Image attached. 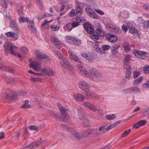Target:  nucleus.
Here are the masks:
<instances>
[{
  "label": "nucleus",
  "mask_w": 149,
  "mask_h": 149,
  "mask_svg": "<svg viewBox=\"0 0 149 149\" xmlns=\"http://www.w3.org/2000/svg\"><path fill=\"white\" fill-rule=\"evenodd\" d=\"M76 4V10L77 12L75 13V27L80 25V23L84 22L86 19L83 17H80L82 14V9L83 4L81 2L77 0L75 1V5Z\"/></svg>",
  "instance_id": "nucleus-1"
},
{
  "label": "nucleus",
  "mask_w": 149,
  "mask_h": 149,
  "mask_svg": "<svg viewBox=\"0 0 149 149\" xmlns=\"http://www.w3.org/2000/svg\"><path fill=\"white\" fill-rule=\"evenodd\" d=\"M92 134L93 137H98L100 134V132L97 131V129H95L94 130L92 129H89L84 131L81 135L79 133L75 132V137L78 139H81V137H86L88 135Z\"/></svg>",
  "instance_id": "nucleus-2"
},
{
  "label": "nucleus",
  "mask_w": 149,
  "mask_h": 149,
  "mask_svg": "<svg viewBox=\"0 0 149 149\" xmlns=\"http://www.w3.org/2000/svg\"><path fill=\"white\" fill-rule=\"evenodd\" d=\"M75 62L80 63L77 65V67L79 70L81 72V73L83 74L84 75L90 79L92 78V77L90 75V74L86 70V69L83 67L81 64L82 62L77 57L75 56Z\"/></svg>",
  "instance_id": "nucleus-3"
},
{
  "label": "nucleus",
  "mask_w": 149,
  "mask_h": 149,
  "mask_svg": "<svg viewBox=\"0 0 149 149\" xmlns=\"http://www.w3.org/2000/svg\"><path fill=\"white\" fill-rule=\"evenodd\" d=\"M57 105L58 106L59 109L60 111L63 114V121L65 123H67L69 121V116L67 114V112L68 111V109H65L63 107L60 103H58Z\"/></svg>",
  "instance_id": "nucleus-4"
},
{
  "label": "nucleus",
  "mask_w": 149,
  "mask_h": 149,
  "mask_svg": "<svg viewBox=\"0 0 149 149\" xmlns=\"http://www.w3.org/2000/svg\"><path fill=\"white\" fill-rule=\"evenodd\" d=\"M35 56L36 58L40 60L46 62L50 60L49 56L41 52L38 50L36 49L35 51Z\"/></svg>",
  "instance_id": "nucleus-5"
},
{
  "label": "nucleus",
  "mask_w": 149,
  "mask_h": 149,
  "mask_svg": "<svg viewBox=\"0 0 149 149\" xmlns=\"http://www.w3.org/2000/svg\"><path fill=\"white\" fill-rule=\"evenodd\" d=\"M4 47L5 48V50L6 52H8L10 50L11 52L15 55H16L17 54V51L15 49H17L18 47L16 46L11 45L7 42L5 43Z\"/></svg>",
  "instance_id": "nucleus-6"
},
{
  "label": "nucleus",
  "mask_w": 149,
  "mask_h": 149,
  "mask_svg": "<svg viewBox=\"0 0 149 149\" xmlns=\"http://www.w3.org/2000/svg\"><path fill=\"white\" fill-rule=\"evenodd\" d=\"M79 88L82 91L86 93H88L90 91L89 84L86 81H82L78 83Z\"/></svg>",
  "instance_id": "nucleus-7"
},
{
  "label": "nucleus",
  "mask_w": 149,
  "mask_h": 149,
  "mask_svg": "<svg viewBox=\"0 0 149 149\" xmlns=\"http://www.w3.org/2000/svg\"><path fill=\"white\" fill-rule=\"evenodd\" d=\"M83 109L81 108H80L78 110V115L79 116L80 120L82 121L84 124V125L86 127H88L90 125V123L89 121L86 118H84V117H82L81 116L82 115V112Z\"/></svg>",
  "instance_id": "nucleus-8"
},
{
  "label": "nucleus",
  "mask_w": 149,
  "mask_h": 149,
  "mask_svg": "<svg viewBox=\"0 0 149 149\" xmlns=\"http://www.w3.org/2000/svg\"><path fill=\"white\" fill-rule=\"evenodd\" d=\"M84 105L92 111L95 112L97 110V107L92 103L89 101H86L83 103Z\"/></svg>",
  "instance_id": "nucleus-9"
},
{
  "label": "nucleus",
  "mask_w": 149,
  "mask_h": 149,
  "mask_svg": "<svg viewBox=\"0 0 149 149\" xmlns=\"http://www.w3.org/2000/svg\"><path fill=\"white\" fill-rule=\"evenodd\" d=\"M51 41L53 44L58 49H60L62 47L61 42L56 37L54 36H52L51 37Z\"/></svg>",
  "instance_id": "nucleus-10"
},
{
  "label": "nucleus",
  "mask_w": 149,
  "mask_h": 149,
  "mask_svg": "<svg viewBox=\"0 0 149 149\" xmlns=\"http://www.w3.org/2000/svg\"><path fill=\"white\" fill-rule=\"evenodd\" d=\"M61 59L62 60V64L64 68L67 69L68 70L71 71L72 67L70 65L69 63L68 62V60L65 58V57L62 58Z\"/></svg>",
  "instance_id": "nucleus-11"
},
{
  "label": "nucleus",
  "mask_w": 149,
  "mask_h": 149,
  "mask_svg": "<svg viewBox=\"0 0 149 149\" xmlns=\"http://www.w3.org/2000/svg\"><path fill=\"white\" fill-rule=\"evenodd\" d=\"M132 52L135 56L141 59L143 58L147 54L146 52L142 51L134 50Z\"/></svg>",
  "instance_id": "nucleus-12"
},
{
  "label": "nucleus",
  "mask_w": 149,
  "mask_h": 149,
  "mask_svg": "<svg viewBox=\"0 0 149 149\" xmlns=\"http://www.w3.org/2000/svg\"><path fill=\"white\" fill-rule=\"evenodd\" d=\"M31 67L34 68L35 70L37 72L41 71V65L40 63L37 62H33L30 65Z\"/></svg>",
  "instance_id": "nucleus-13"
},
{
  "label": "nucleus",
  "mask_w": 149,
  "mask_h": 149,
  "mask_svg": "<svg viewBox=\"0 0 149 149\" xmlns=\"http://www.w3.org/2000/svg\"><path fill=\"white\" fill-rule=\"evenodd\" d=\"M84 27L86 31L90 34H93L94 32V29L91 26V24L86 22L84 24Z\"/></svg>",
  "instance_id": "nucleus-14"
},
{
  "label": "nucleus",
  "mask_w": 149,
  "mask_h": 149,
  "mask_svg": "<svg viewBox=\"0 0 149 149\" xmlns=\"http://www.w3.org/2000/svg\"><path fill=\"white\" fill-rule=\"evenodd\" d=\"M86 12L92 18L95 19H98V15L93 11V10L89 8L86 9Z\"/></svg>",
  "instance_id": "nucleus-15"
},
{
  "label": "nucleus",
  "mask_w": 149,
  "mask_h": 149,
  "mask_svg": "<svg viewBox=\"0 0 149 149\" xmlns=\"http://www.w3.org/2000/svg\"><path fill=\"white\" fill-rule=\"evenodd\" d=\"M106 38L111 42H115L117 40V37L115 35L108 33L106 35Z\"/></svg>",
  "instance_id": "nucleus-16"
},
{
  "label": "nucleus",
  "mask_w": 149,
  "mask_h": 149,
  "mask_svg": "<svg viewBox=\"0 0 149 149\" xmlns=\"http://www.w3.org/2000/svg\"><path fill=\"white\" fill-rule=\"evenodd\" d=\"M41 72L49 76H52L54 75V72L51 69L46 68H44L41 70Z\"/></svg>",
  "instance_id": "nucleus-17"
},
{
  "label": "nucleus",
  "mask_w": 149,
  "mask_h": 149,
  "mask_svg": "<svg viewBox=\"0 0 149 149\" xmlns=\"http://www.w3.org/2000/svg\"><path fill=\"white\" fill-rule=\"evenodd\" d=\"M74 27V22L66 24L63 27L65 31L69 32Z\"/></svg>",
  "instance_id": "nucleus-18"
},
{
  "label": "nucleus",
  "mask_w": 149,
  "mask_h": 149,
  "mask_svg": "<svg viewBox=\"0 0 149 149\" xmlns=\"http://www.w3.org/2000/svg\"><path fill=\"white\" fill-rule=\"evenodd\" d=\"M90 73L95 77L99 78L101 77V75L99 71L96 69H91Z\"/></svg>",
  "instance_id": "nucleus-19"
},
{
  "label": "nucleus",
  "mask_w": 149,
  "mask_h": 149,
  "mask_svg": "<svg viewBox=\"0 0 149 149\" xmlns=\"http://www.w3.org/2000/svg\"><path fill=\"white\" fill-rule=\"evenodd\" d=\"M90 73L95 77L99 78L101 77V75L99 71L96 69H91Z\"/></svg>",
  "instance_id": "nucleus-20"
},
{
  "label": "nucleus",
  "mask_w": 149,
  "mask_h": 149,
  "mask_svg": "<svg viewBox=\"0 0 149 149\" xmlns=\"http://www.w3.org/2000/svg\"><path fill=\"white\" fill-rule=\"evenodd\" d=\"M18 96L15 94L12 95L8 93H6L4 94L3 96L5 98L10 100H14L16 99V97Z\"/></svg>",
  "instance_id": "nucleus-21"
},
{
  "label": "nucleus",
  "mask_w": 149,
  "mask_h": 149,
  "mask_svg": "<svg viewBox=\"0 0 149 149\" xmlns=\"http://www.w3.org/2000/svg\"><path fill=\"white\" fill-rule=\"evenodd\" d=\"M131 56L129 54H127L124 59L123 67L125 68H127V66L130 61Z\"/></svg>",
  "instance_id": "nucleus-22"
},
{
  "label": "nucleus",
  "mask_w": 149,
  "mask_h": 149,
  "mask_svg": "<svg viewBox=\"0 0 149 149\" xmlns=\"http://www.w3.org/2000/svg\"><path fill=\"white\" fill-rule=\"evenodd\" d=\"M28 28L32 32H35L36 31V27L35 26L34 22L33 20H30L28 22Z\"/></svg>",
  "instance_id": "nucleus-23"
},
{
  "label": "nucleus",
  "mask_w": 149,
  "mask_h": 149,
  "mask_svg": "<svg viewBox=\"0 0 149 149\" xmlns=\"http://www.w3.org/2000/svg\"><path fill=\"white\" fill-rule=\"evenodd\" d=\"M0 69L5 70L11 73H13L14 71V70L12 68L1 64H0Z\"/></svg>",
  "instance_id": "nucleus-24"
},
{
  "label": "nucleus",
  "mask_w": 149,
  "mask_h": 149,
  "mask_svg": "<svg viewBox=\"0 0 149 149\" xmlns=\"http://www.w3.org/2000/svg\"><path fill=\"white\" fill-rule=\"evenodd\" d=\"M10 26L15 31L19 32L18 26H17L16 22L14 20H12L10 21Z\"/></svg>",
  "instance_id": "nucleus-25"
},
{
  "label": "nucleus",
  "mask_w": 149,
  "mask_h": 149,
  "mask_svg": "<svg viewBox=\"0 0 149 149\" xmlns=\"http://www.w3.org/2000/svg\"><path fill=\"white\" fill-rule=\"evenodd\" d=\"M120 46L119 44L115 45L111 47V52L112 54H115L118 53V49Z\"/></svg>",
  "instance_id": "nucleus-26"
},
{
  "label": "nucleus",
  "mask_w": 149,
  "mask_h": 149,
  "mask_svg": "<svg viewBox=\"0 0 149 149\" xmlns=\"http://www.w3.org/2000/svg\"><path fill=\"white\" fill-rule=\"evenodd\" d=\"M81 55L86 60H90L93 58V54L90 53H86L83 52L81 54Z\"/></svg>",
  "instance_id": "nucleus-27"
},
{
  "label": "nucleus",
  "mask_w": 149,
  "mask_h": 149,
  "mask_svg": "<svg viewBox=\"0 0 149 149\" xmlns=\"http://www.w3.org/2000/svg\"><path fill=\"white\" fill-rule=\"evenodd\" d=\"M85 98L84 96L81 94H77L75 96V99L81 102H83Z\"/></svg>",
  "instance_id": "nucleus-28"
},
{
  "label": "nucleus",
  "mask_w": 149,
  "mask_h": 149,
  "mask_svg": "<svg viewBox=\"0 0 149 149\" xmlns=\"http://www.w3.org/2000/svg\"><path fill=\"white\" fill-rule=\"evenodd\" d=\"M17 11L19 15H22L23 13L22 6L21 4L19 3L17 6Z\"/></svg>",
  "instance_id": "nucleus-29"
},
{
  "label": "nucleus",
  "mask_w": 149,
  "mask_h": 149,
  "mask_svg": "<svg viewBox=\"0 0 149 149\" xmlns=\"http://www.w3.org/2000/svg\"><path fill=\"white\" fill-rule=\"evenodd\" d=\"M96 33L99 36L104 37L105 35V32L102 28H99L96 29Z\"/></svg>",
  "instance_id": "nucleus-30"
},
{
  "label": "nucleus",
  "mask_w": 149,
  "mask_h": 149,
  "mask_svg": "<svg viewBox=\"0 0 149 149\" xmlns=\"http://www.w3.org/2000/svg\"><path fill=\"white\" fill-rule=\"evenodd\" d=\"M66 41L71 44H73L74 43V38L70 36H67L65 37Z\"/></svg>",
  "instance_id": "nucleus-31"
},
{
  "label": "nucleus",
  "mask_w": 149,
  "mask_h": 149,
  "mask_svg": "<svg viewBox=\"0 0 149 149\" xmlns=\"http://www.w3.org/2000/svg\"><path fill=\"white\" fill-rule=\"evenodd\" d=\"M143 79V77H140L139 78L134 80L133 82L134 85H136L141 83Z\"/></svg>",
  "instance_id": "nucleus-32"
},
{
  "label": "nucleus",
  "mask_w": 149,
  "mask_h": 149,
  "mask_svg": "<svg viewBox=\"0 0 149 149\" xmlns=\"http://www.w3.org/2000/svg\"><path fill=\"white\" fill-rule=\"evenodd\" d=\"M131 89L132 93H141V91L140 89L137 86H134L131 87Z\"/></svg>",
  "instance_id": "nucleus-33"
},
{
  "label": "nucleus",
  "mask_w": 149,
  "mask_h": 149,
  "mask_svg": "<svg viewBox=\"0 0 149 149\" xmlns=\"http://www.w3.org/2000/svg\"><path fill=\"white\" fill-rule=\"evenodd\" d=\"M52 20V19L50 21H48L47 19H45L42 24V26L45 29L49 28L48 27H49L50 26L48 25V23L51 22Z\"/></svg>",
  "instance_id": "nucleus-34"
},
{
  "label": "nucleus",
  "mask_w": 149,
  "mask_h": 149,
  "mask_svg": "<svg viewBox=\"0 0 149 149\" xmlns=\"http://www.w3.org/2000/svg\"><path fill=\"white\" fill-rule=\"evenodd\" d=\"M29 20V19L28 17L22 16L19 17V21L20 23H21L26 22H28Z\"/></svg>",
  "instance_id": "nucleus-35"
},
{
  "label": "nucleus",
  "mask_w": 149,
  "mask_h": 149,
  "mask_svg": "<svg viewBox=\"0 0 149 149\" xmlns=\"http://www.w3.org/2000/svg\"><path fill=\"white\" fill-rule=\"evenodd\" d=\"M1 5L4 8H7L8 5V0H1Z\"/></svg>",
  "instance_id": "nucleus-36"
},
{
  "label": "nucleus",
  "mask_w": 149,
  "mask_h": 149,
  "mask_svg": "<svg viewBox=\"0 0 149 149\" xmlns=\"http://www.w3.org/2000/svg\"><path fill=\"white\" fill-rule=\"evenodd\" d=\"M94 49L98 53L103 54H104L105 52L103 50H102L98 46H95L94 47Z\"/></svg>",
  "instance_id": "nucleus-37"
},
{
  "label": "nucleus",
  "mask_w": 149,
  "mask_h": 149,
  "mask_svg": "<svg viewBox=\"0 0 149 149\" xmlns=\"http://www.w3.org/2000/svg\"><path fill=\"white\" fill-rule=\"evenodd\" d=\"M19 32H17H17L15 33L10 31L6 33H5V35H6L8 37H13L15 36V35L16 34H18Z\"/></svg>",
  "instance_id": "nucleus-38"
},
{
  "label": "nucleus",
  "mask_w": 149,
  "mask_h": 149,
  "mask_svg": "<svg viewBox=\"0 0 149 149\" xmlns=\"http://www.w3.org/2000/svg\"><path fill=\"white\" fill-rule=\"evenodd\" d=\"M105 118L107 120H112L115 118L116 116L114 114H108L105 116Z\"/></svg>",
  "instance_id": "nucleus-39"
},
{
  "label": "nucleus",
  "mask_w": 149,
  "mask_h": 149,
  "mask_svg": "<svg viewBox=\"0 0 149 149\" xmlns=\"http://www.w3.org/2000/svg\"><path fill=\"white\" fill-rule=\"evenodd\" d=\"M124 46L125 51L128 52L130 50V45L128 42H125L124 44Z\"/></svg>",
  "instance_id": "nucleus-40"
},
{
  "label": "nucleus",
  "mask_w": 149,
  "mask_h": 149,
  "mask_svg": "<svg viewBox=\"0 0 149 149\" xmlns=\"http://www.w3.org/2000/svg\"><path fill=\"white\" fill-rule=\"evenodd\" d=\"M31 105L29 104V101L27 100L25 101V103L22 106V108H29L31 107Z\"/></svg>",
  "instance_id": "nucleus-41"
},
{
  "label": "nucleus",
  "mask_w": 149,
  "mask_h": 149,
  "mask_svg": "<svg viewBox=\"0 0 149 149\" xmlns=\"http://www.w3.org/2000/svg\"><path fill=\"white\" fill-rule=\"evenodd\" d=\"M131 129H130L129 130L125 131L122 134L121 137H124L127 136L131 132Z\"/></svg>",
  "instance_id": "nucleus-42"
},
{
  "label": "nucleus",
  "mask_w": 149,
  "mask_h": 149,
  "mask_svg": "<svg viewBox=\"0 0 149 149\" xmlns=\"http://www.w3.org/2000/svg\"><path fill=\"white\" fill-rule=\"evenodd\" d=\"M38 147V146L37 145L36 142H32L30 145H29L27 146V148L34 149Z\"/></svg>",
  "instance_id": "nucleus-43"
},
{
  "label": "nucleus",
  "mask_w": 149,
  "mask_h": 149,
  "mask_svg": "<svg viewBox=\"0 0 149 149\" xmlns=\"http://www.w3.org/2000/svg\"><path fill=\"white\" fill-rule=\"evenodd\" d=\"M68 53L69 58L72 60L74 61V54L73 52L70 50H68Z\"/></svg>",
  "instance_id": "nucleus-44"
},
{
  "label": "nucleus",
  "mask_w": 149,
  "mask_h": 149,
  "mask_svg": "<svg viewBox=\"0 0 149 149\" xmlns=\"http://www.w3.org/2000/svg\"><path fill=\"white\" fill-rule=\"evenodd\" d=\"M120 15L123 18H126L128 16L127 12L125 11L120 12Z\"/></svg>",
  "instance_id": "nucleus-45"
},
{
  "label": "nucleus",
  "mask_w": 149,
  "mask_h": 149,
  "mask_svg": "<svg viewBox=\"0 0 149 149\" xmlns=\"http://www.w3.org/2000/svg\"><path fill=\"white\" fill-rule=\"evenodd\" d=\"M140 74L139 71H134L133 72V77L134 79L137 78Z\"/></svg>",
  "instance_id": "nucleus-46"
},
{
  "label": "nucleus",
  "mask_w": 149,
  "mask_h": 149,
  "mask_svg": "<svg viewBox=\"0 0 149 149\" xmlns=\"http://www.w3.org/2000/svg\"><path fill=\"white\" fill-rule=\"evenodd\" d=\"M54 53L58 57L59 59H62V58L64 57L60 52L58 51H54Z\"/></svg>",
  "instance_id": "nucleus-47"
},
{
  "label": "nucleus",
  "mask_w": 149,
  "mask_h": 149,
  "mask_svg": "<svg viewBox=\"0 0 149 149\" xmlns=\"http://www.w3.org/2000/svg\"><path fill=\"white\" fill-rule=\"evenodd\" d=\"M122 92L125 94L131 93H132L131 88H129L124 89L123 90Z\"/></svg>",
  "instance_id": "nucleus-48"
},
{
  "label": "nucleus",
  "mask_w": 149,
  "mask_h": 149,
  "mask_svg": "<svg viewBox=\"0 0 149 149\" xmlns=\"http://www.w3.org/2000/svg\"><path fill=\"white\" fill-rule=\"evenodd\" d=\"M129 30L130 32L131 33H137V30L133 26L129 27Z\"/></svg>",
  "instance_id": "nucleus-49"
},
{
  "label": "nucleus",
  "mask_w": 149,
  "mask_h": 149,
  "mask_svg": "<svg viewBox=\"0 0 149 149\" xmlns=\"http://www.w3.org/2000/svg\"><path fill=\"white\" fill-rule=\"evenodd\" d=\"M120 31V30L119 27H118L116 26H115L114 27L113 30H111V31L113 32L118 33H119Z\"/></svg>",
  "instance_id": "nucleus-50"
},
{
  "label": "nucleus",
  "mask_w": 149,
  "mask_h": 149,
  "mask_svg": "<svg viewBox=\"0 0 149 149\" xmlns=\"http://www.w3.org/2000/svg\"><path fill=\"white\" fill-rule=\"evenodd\" d=\"M100 98V97L99 95L93 93V95L92 97V99L94 100H96L99 99Z\"/></svg>",
  "instance_id": "nucleus-51"
},
{
  "label": "nucleus",
  "mask_w": 149,
  "mask_h": 149,
  "mask_svg": "<svg viewBox=\"0 0 149 149\" xmlns=\"http://www.w3.org/2000/svg\"><path fill=\"white\" fill-rule=\"evenodd\" d=\"M21 50L23 54H26L28 52V49L26 47H22L21 48Z\"/></svg>",
  "instance_id": "nucleus-52"
},
{
  "label": "nucleus",
  "mask_w": 149,
  "mask_h": 149,
  "mask_svg": "<svg viewBox=\"0 0 149 149\" xmlns=\"http://www.w3.org/2000/svg\"><path fill=\"white\" fill-rule=\"evenodd\" d=\"M138 122L140 127L145 125L147 123V122L145 120H141L139 121Z\"/></svg>",
  "instance_id": "nucleus-53"
},
{
  "label": "nucleus",
  "mask_w": 149,
  "mask_h": 149,
  "mask_svg": "<svg viewBox=\"0 0 149 149\" xmlns=\"http://www.w3.org/2000/svg\"><path fill=\"white\" fill-rule=\"evenodd\" d=\"M110 46L107 45H103L102 46V49L103 50H107L109 49Z\"/></svg>",
  "instance_id": "nucleus-54"
},
{
  "label": "nucleus",
  "mask_w": 149,
  "mask_h": 149,
  "mask_svg": "<svg viewBox=\"0 0 149 149\" xmlns=\"http://www.w3.org/2000/svg\"><path fill=\"white\" fill-rule=\"evenodd\" d=\"M29 128L31 130H36V131L38 130V128L36 126L31 125L29 126Z\"/></svg>",
  "instance_id": "nucleus-55"
},
{
  "label": "nucleus",
  "mask_w": 149,
  "mask_h": 149,
  "mask_svg": "<svg viewBox=\"0 0 149 149\" xmlns=\"http://www.w3.org/2000/svg\"><path fill=\"white\" fill-rule=\"evenodd\" d=\"M97 113L100 116H103L104 115V113L102 110L100 109H97Z\"/></svg>",
  "instance_id": "nucleus-56"
},
{
  "label": "nucleus",
  "mask_w": 149,
  "mask_h": 149,
  "mask_svg": "<svg viewBox=\"0 0 149 149\" xmlns=\"http://www.w3.org/2000/svg\"><path fill=\"white\" fill-rule=\"evenodd\" d=\"M42 140V138H40V139L39 141H38L36 142V143L37 146H38V147L39 146H40L42 144V143L45 142V141H41Z\"/></svg>",
  "instance_id": "nucleus-57"
},
{
  "label": "nucleus",
  "mask_w": 149,
  "mask_h": 149,
  "mask_svg": "<svg viewBox=\"0 0 149 149\" xmlns=\"http://www.w3.org/2000/svg\"><path fill=\"white\" fill-rule=\"evenodd\" d=\"M51 29L53 31H58L60 28V26H51Z\"/></svg>",
  "instance_id": "nucleus-58"
},
{
  "label": "nucleus",
  "mask_w": 149,
  "mask_h": 149,
  "mask_svg": "<svg viewBox=\"0 0 149 149\" xmlns=\"http://www.w3.org/2000/svg\"><path fill=\"white\" fill-rule=\"evenodd\" d=\"M81 41L78 39H75V45H79L81 44Z\"/></svg>",
  "instance_id": "nucleus-59"
},
{
  "label": "nucleus",
  "mask_w": 149,
  "mask_h": 149,
  "mask_svg": "<svg viewBox=\"0 0 149 149\" xmlns=\"http://www.w3.org/2000/svg\"><path fill=\"white\" fill-rule=\"evenodd\" d=\"M37 2L38 5H39L40 8L41 10L43 9V6L42 3L40 0H37Z\"/></svg>",
  "instance_id": "nucleus-60"
},
{
  "label": "nucleus",
  "mask_w": 149,
  "mask_h": 149,
  "mask_svg": "<svg viewBox=\"0 0 149 149\" xmlns=\"http://www.w3.org/2000/svg\"><path fill=\"white\" fill-rule=\"evenodd\" d=\"M95 10L96 13H98L100 15H103L104 14V12L101 10L97 9H95Z\"/></svg>",
  "instance_id": "nucleus-61"
},
{
  "label": "nucleus",
  "mask_w": 149,
  "mask_h": 149,
  "mask_svg": "<svg viewBox=\"0 0 149 149\" xmlns=\"http://www.w3.org/2000/svg\"><path fill=\"white\" fill-rule=\"evenodd\" d=\"M143 70L145 73H148L149 72V66L144 67L143 68Z\"/></svg>",
  "instance_id": "nucleus-62"
},
{
  "label": "nucleus",
  "mask_w": 149,
  "mask_h": 149,
  "mask_svg": "<svg viewBox=\"0 0 149 149\" xmlns=\"http://www.w3.org/2000/svg\"><path fill=\"white\" fill-rule=\"evenodd\" d=\"M93 93L92 92L91 93H86V96L87 98L90 99V97L92 98Z\"/></svg>",
  "instance_id": "nucleus-63"
},
{
  "label": "nucleus",
  "mask_w": 149,
  "mask_h": 149,
  "mask_svg": "<svg viewBox=\"0 0 149 149\" xmlns=\"http://www.w3.org/2000/svg\"><path fill=\"white\" fill-rule=\"evenodd\" d=\"M143 87L145 88H149V80L147 81L145 84H143Z\"/></svg>",
  "instance_id": "nucleus-64"
}]
</instances>
